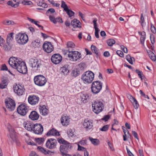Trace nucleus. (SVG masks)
Listing matches in <instances>:
<instances>
[{
  "mask_svg": "<svg viewBox=\"0 0 156 156\" xmlns=\"http://www.w3.org/2000/svg\"><path fill=\"white\" fill-rule=\"evenodd\" d=\"M58 142L60 143V144H67L68 142L67 141H66L65 140H64L62 138H60L59 139L58 138Z\"/></svg>",
  "mask_w": 156,
  "mask_h": 156,
  "instance_id": "obj_49",
  "label": "nucleus"
},
{
  "mask_svg": "<svg viewBox=\"0 0 156 156\" xmlns=\"http://www.w3.org/2000/svg\"><path fill=\"white\" fill-rule=\"evenodd\" d=\"M43 131V127L41 124L36 123L34 124L32 131L35 134L38 135H41L42 134Z\"/></svg>",
  "mask_w": 156,
  "mask_h": 156,
  "instance_id": "obj_11",
  "label": "nucleus"
},
{
  "mask_svg": "<svg viewBox=\"0 0 156 156\" xmlns=\"http://www.w3.org/2000/svg\"><path fill=\"white\" fill-rule=\"evenodd\" d=\"M50 3L54 6L58 7L60 5V4L59 3H55L53 1H51L50 2Z\"/></svg>",
  "mask_w": 156,
  "mask_h": 156,
  "instance_id": "obj_60",
  "label": "nucleus"
},
{
  "mask_svg": "<svg viewBox=\"0 0 156 156\" xmlns=\"http://www.w3.org/2000/svg\"><path fill=\"white\" fill-rule=\"evenodd\" d=\"M136 72L138 74L139 77L140 78L141 80H142L143 79L142 77V75H143L142 72L137 69L136 70Z\"/></svg>",
  "mask_w": 156,
  "mask_h": 156,
  "instance_id": "obj_48",
  "label": "nucleus"
},
{
  "mask_svg": "<svg viewBox=\"0 0 156 156\" xmlns=\"http://www.w3.org/2000/svg\"><path fill=\"white\" fill-rule=\"evenodd\" d=\"M95 37L97 38H99V35L98 34V32L99 31V29L98 28H95Z\"/></svg>",
  "mask_w": 156,
  "mask_h": 156,
  "instance_id": "obj_55",
  "label": "nucleus"
},
{
  "mask_svg": "<svg viewBox=\"0 0 156 156\" xmlns=\"http://www.w3.org/2000/svg\"><path fill=\"white\" fill-rule=\"evenodd\" d=\"M67 133L69 136H72L74 135V133L72 131V130L70 129H68L67 130Z\"/></svg>",
  "mask_w": 156,
  "mask_h": 156,
  "instance_id": "obj_52",
  "label": "nucleus"
},
{
  "mask_svg": "<svg viewBox=\"0 0 156 156\" xmlns=\"http://www.w3.org/2000/svg\"><path fill=\"white\" fill-rule=\"evenodd\" d=\"M34 81L36 85L39 86H42L45 84L47 80L44 76L39 75L34 77Z\"/></svg>",
  "mask_w": 156,
  "mask_h": 156,
  "instance_id": "obj_5",
  "label": "nucleus"
},
{
  "mask_svg": "<svg viewBox=\"0 0 156 156\" xmlns=\"http://www.w3.org/2000/svg\"><path fill=\"white\" fill-rule=\"evenodd\" d=\"M51 60L53 63L56 64H58L62 61V57L60 54H56L52 56Z\"/></svg>",
  "mask_w": 156,
  "mask_h": 156,
  "instance_id": "obj_17",
  "label": "nucleus"
},
{
  "mask_svg": "<svg viewBox=\"0 0 156 156\" xmlns=\"http://www.w3.org/2000/svg\"><path fill=\"white\" fill-rule=\"evenodd\" d=\"M15 39L18 44L23 45L27 42L28 41V37L26 34L19 33L16 35Z\"/></svg>",
  "mask_w": 156,
  "mask_h": 156,
  "instance_id": "obj_3",
  "label": "nucleus"
},
{
  "mask_svg": "<svg viewBox=\"0 0 156 156\" xmlns=\"http://www.w3.org/2000/svg\"><path fill=\"white\" fill-rule=\"evenodd\" d=\"M35 141L39 144H42L44 141V139L43 138H38L35 139Z\"/></svg>",
  "mask_w": 156,
  "mask_h": 156,
  "instance_id": "obj_41",
  "label": "nucleus"
},
{
  "mask_svg": "<svg viewBox=\"0 0 156 156\" xmlns=\"http://www.w3.org/2000/svg\"><path fill=\"white\" fill-rule=\"evenodd\" d=\"M25 129L29 131H32L34 124L29 121H27L24 123Z\"/></svg>",
  "mask_w": 156,
  "mask_h": 156,
  "instance_id": "obj_23",
  "label": "nucleus"
},
{
  "mask_svg": "<svg viewBox=\"0 0 156 156\" xmlns=\"http://www.w3.org/2000/svg\"><path fill=\"white\" fill-rule=\"evenodd\" d=\"M7 4L8 5H11L12 7L14 8L18 7L19 5V2H18L16 4H14L11 1H9L7 2Z\"/></svg>",
  "mask_w": 156,
  "mask_h": 156,
  "instance_id": "obj_39",
  "label": "nucleus"
},
{
  "mask_svg": "<svg viewBox=\"0 0 156 156\" xmlns=\"http://www.w3.org/2000/svg\"><path fill=\"white\" fill-rule=\"evenodd\" d=\"M57 143L56 140L50 138L48 140L46 144V147L49 149H53L55 148L56 147Z\"/></svg>",
  "mask_w": 156,
  "mask_h": 156,
  "instance_id": "obj_13",
  "label": "nucleus"
},
{
  "mask_svg": "<svg viewBox=\"0 0 156 156\" xmlns=\"http://www.w3.org/2000/svg\"><path fill=\"white\" fill-rule=\"evenodd\" d=\"M14 34L13 33H11L8 34L6 41L7 44H8L9 45L13 41L14 37L13 35Z\"/></svg>",
  "mask_w": 156,
  "mask_h": 156,
  "instance_id": "obj_32",
  "label": "nucleus"
},
{
  "mask_svg": "<svg viewBox=\"0 0 156 156\" xmlns=\"http://www.w3.org/2000/svg\"><path fill=\"white\" fill-rule=\"evenodd\" d=\"M69 118L67 116L63 115L61 118V122L62 126H67L69 123Z\"/></svg>",
  "mask_w": 156,
  "mask_h": 156,
  "instance_id": "obj_19",
  "label": "nucleus"
},
{
  "mask_svg": "<svg viewBox=\"0 0 156 156\" xmlns=\"http://www.w3.org/2000/svg\"><path fill=\"white\" fill-rule=\"evenodd\" d=\"M39 109L40 113L41 115L45 116L48 115V110L45 105L40 106Z\"/></svg>",
  "mask_w": 156,
  "mask_h": 156,
  "instance_id": "obj_26",
  "label": "nucleus"
},
{
  "mask_svg": "<svg viewBox=\"0 0 156 156\" xmlns=\"http://www.w3.org/2000/svg\"><path fill=\"white\" fill-rule=\"evenodd\" d=\"M91 48L92 51L96 55V57H98L100 55L99 50L93 45H92L91 46Z\"/></svg>",
  "mask_w": 156,
  "mask_h": 156,
  "instance_id": "obj_36",
  "label": "nucleus"
},
{
  "mask_svg": "<svg viewBox=\"0 0 156 156\" xmlns=\"http://www.w3.org/2000/svg\"><path fill=\"white\" fill-rule=\"evenodd\" d=\"M7 44L6 45H5L4 44H3V46H2V47H3V48L4 49V50L5 51H7L9 49V44Z\"/></svg>",
  "mask_w": 156,
  "mask_h": 156,
  "instance_id": "obj_59",
  "label": "nucleus"
},
{
  "mask_svg": "<svg viewBox=\"0 0 156 156\" xmlns=\"http://www.w3.org/2000/svg\"><path fill=\"white\" fill-rule=\"evenodd\" d=\"M79 67L81 70H83L85 67V64L83 63H81L79 65Z\"/></svg>",
  "mask_w": 156,
  "mask_h": 156,
  "instance_id": "obj_57",
  "label": "nucleus"
},
{
  "mask_svg": "<svg viewBox=\"0 0 156 156\" xmlns=\"http://www.w3.org/2000/svg\"><path fill=\"white\" fill-rule=\"evenodd\" d=\"M115 41L113 39H109L107 41V43L108 45L110 46H112L115 44Z\"/></svg>",
  "mask_w": 156,
  "mask_h": 156,
  "instance_id": "obj_42",
  "label": "nucleus"
},
{
  "mask_svg": "<svg viewBox=\"0 0 156 156\" xmlns=\"http://www.w3.org/2000/svg\"><path fill=\"white\" fill-rule=\"evenodd\" d=\"M61 7L62 8L64 9V10L65 11L68 9V7L66 4V2L63 1H62Z\"/></svg>",
  "mask_w": 156,
  "mask_h": 156,
  "instance_id": "obj_46",
  "label": "nucleus"
},
{
  "mask_svg": "<svg viewBox=\"0 0 156 156\" xmlns=\"http://www.w3.org/2000/svg\"><path fill=\"white\" fill-rule=\"evenodd\" d=\"M127 97L133 104L135 108L137 109L138 108L139 105L136 98L130 94H128Z\"/></svg>",
  "mask_w": 156,
  "mask_h": 156,
  "instance_id": "obj_22",
  "label": "nucleus"
},
{
  "mask_svg": "<svg viewBox=\"0 0 156 156\" xmlns=\"http://www.w3.org/2000/svg\"><path fill=\"white\" fill-rule=\"evenodd\" d=\"M68 57L70 58V59L73 61H79L81 58L80 53L77 51H71L69 53Z\"/></svg>",
  "mask_w": 156,
  "mask_h": 156,
  "instance_id": "obj_7",
  "label": "nucleus"
},
{
  "mask_svg": "<svg viewBox=\"0 0 156 156\" xmlns=\"http://www.w3.org/2000/svg\"><path fill=\"white\" fill-rule=\"evenodd\" d=\"M31 46L34 48H38L41 46L40 41L36 40L33 41L31 43Z\"/></svg>",
  "mask_w": 156,
  "mask_h": 156,
  "instance_id": "obj_31",
  "label": "nucleus"
},
{
  "mask_svg": "<svg viewBox=\"0 0 156 156\" xmlns=\"http://www.w3.org/2000/svg\"><path fill=\"white\" fill-rule=\"evenodd\" d=\"M39 117V115L35 111H32L29 115V118L34 121L37 120Z\"/></svg>",
  "mask_w": 156,
  "mask_h": 156,
  "instance_id": "obj_21",
  "label": "nucleus"
},
{
  "mask_svg": "<svg viewBox=\"0 0 156 156\" xmlns=\"http://www.w3.org/2000/svg\"><path fill=\"white\" fill-rule=\"evenodd\" d=\"M83 126L84 128L87 129H90L93 127L92 122L88 119H85L83 123Z\"/></svg>",
  "mask_w": 156,
  "mask_h": 156,
  "instance_id": "obj_20",
  "label": "nucleus"
},
{
  "mask_svg": "<svg viewBox=\"0 0 156 156\" xmlns=\"http://www.w3.org/2000/svg\"><path fill=\"white\" fill-rule=\"evenodd\" d=\"M89 139L92 144L94 146H97L99 144L100 141L98 139H94L91 137H89Z\"/></svg>",
  "mask_w": 156,
  "mask_h": 156,
  "instance_id": "obj_35",
  "label": "nucleus"
},
{
  "mask_svg": "<svg viewBox=\"0 0 156 156\" xmlns=\"http://www.w3.org/2000/svg\"><path fill=\"white\" fill-rule=\"evenodd\" d=\"M109 128V126L108 125L104 126L102 128H100V130L102 131H106Z\"/></svg>",
  "mask_w": 156,
  "mask_h": 156,
  "instance_id": "obj_47",
  "label": "nucleus"
},
{
  "mask_svg": "<svg viewBox=\"0 0 156 156\" xmlns=\"http://www.w3.org/2000/svg\"><path fill=\"white\" fill-rule=\"evenodd\" d=\"M126 59L127 60L131 65L133 64V62L132 61V59L131 57L129 55H127L126 57Z\"/></svg>",
  "mask_w": 156,
  "mask_h": 156,
  "instance_id": "obj_50",
  "label": "nucleus"
},
{
  "mask_svg": "<svg viewBox=\"0 0 156 156\" xmlns=\"http://www.w3.org/2000/svg\"><path fill=\"white\" fill-rule=\"evenodd\" d=\"M3 23L5 25H13L15 24L13 21L12 20H6L3 21Z\"/></svg>",
  "mask_w": 156,
  "mask_h": 156,
  "instance_id": "obj_45",
  "label": "nucleus"
},
{
  "mask_svg": "<svg viewBox=\"0 0 156 156\" xmlns=\"http://www.w3.org/2000/svg\"><path fill=\"white\" fill-rule=\"evenodd\" d=\"M49 18L50 20L55 24L57 22H59L60 23H63L62 19L60 17L55 18L54 16L50 15Z\"/></svg>",
  "mask_w": 156,
  "mask_h": 156,
  "instance_id": "obj_25",
  "label": "nucleus"
},
{
  "mask_svg": "<svg viewBox=\"0 0 156 156\" xmlns=\"http://www.w3.org/2000/svg\"><path fill=\"white\" fill-rule=\"evenodd\" d=\"M71 147V146L69 143L61 145L60 147V151L62 155L63 156L69 155L67 154V153Z\"/></svg>",
  "mask_w": 156,
  "mask_h": 156,
  "instance_id": "obj_9",
  "label": "nucleus"
},
{
  "mask_svg": "<svg viewBox=\"0 0 156 156\" xmlns=\"http://www.w3.org/2000/svg\"><path fill=\"white\" fill-rule=\"evenodd\" d=\"M92 106L93 111L96 114L102 111L104 107L103 103L99 101H94L92 103Z\"/></svg>",
  "mask_w": 156,
  "mask_h": 156,
  "instance_id": "obj_2",
  "label": "nucleus"
},
{
  "mask_svg": "<svg viewBox=\"0 0 156 156\" xmlns=\"http://www.w3.org/2000/svg\"><path fill=\"white\" fill-rule=\"evenodd\" d=\"M28 111V107L23 104L19 105L17 108L18 113L22 116L26 115Z\"/></svg>",
  "mask_w": 156,
  "mask_h": 156,
  "instance_id": "obj_10",
  "label": "nucleus"
},
{
  "mask_svg": "<svg viewBox=\"0 0 156 156\" xmlns=\"http://www.w3.org/2000/svg\"><path fill=\"white\" fill-rule=\"evenodd\" d=\"M55 12V10L53 8H51L49 9L47 11V13L49 14L50 13L51 14H52Z\"/></svg>",
  "mask_w": 156,
  "mask_h": 156,
  "instance_id": "obj_56",
  "label": "nucleus"
},
{
  "mask_svg": "<svg viewBox=\"0 0 156 156\" xmlns=\"http://www.w3.org/2000/svg\"><path fill=\"white\" fill-rule=\"evenodd\" d=\"M144 21V17L143 16V14H142L140 17V23H141V25L142 27H144L143 24Z\"/></svg>",
  "mask_w": 156,
  "mask_h": 156,
  "instance_id": "obj_54",
  "label": "nucleus"
},
{
  "mask_svg": "<svg viewBox=\"0 0 156 156\" xmlns=\"http://www.w3.org/2000/svg\"><path fill=\"white\" fill-rule=\"evenodd\" d=\"M78 150L79 151H84L86 150L84 147L80 146L79 145H78Z\"/></svg>",
  "mask_w": 156,
  "mask_h": 156,
  "instance_id": "obj_62",
  "label": "nucleus"
},
{
  "mask_svg": "<svg viewBox=\"0 0 156 156\" xmlns=\"http://www.w3.org/2000/svg\"><path fill=\"white\" fill-rule=\"evenodd\" d=\"M22 3L24 5H33V3L30 1L23 0L22 2Z\"/></svg>",
  "mask_w": 156,
  "mask_h": 156,
  "instance_id": "obj_43",
  "label": "nucleus"
},
{
  "mask_svg": "<svg viewBox=\"0 0 156 156\" xmlns=\"http://www.w3.org/2000/svg\"><path fill=\"white\" fill-rule=\"evenodd\" d=\"M44 50L48 53L51 52L53 50L54 47L50 42L45 41L43 44Z\"/></svg>",
  "mask_w": 156,
  "mask_h": 156,
  "instance_id": "obj_15",
  "label": "nucleus"
},
{
  "mask_svg": "<svg viewBox=\"0 0 156 156\" xmlns=\"http://www.w3.org/2000/svg\"><path fill=\"white\" fill-rule=\"evenodd\" d=\"M9 130L10 133V137L11 138L13 142L17 143V140L16 137L15 133L14 130L12 128H11L10 129H9Z\"/></svg>",
  "mask_w": 156,
  "mask_h": 156,
  "instance_id": "obj_28",
  "label": "nucleus"
},
{
  "mask_svg": "<svg viewBox=\"0 0 156 156\" xmlns=\"http://www.w3.org/2000/svg\"><path fill=\"white\" fill-rule=\"evenodd\" d=\"M147 53L148 54L149 57L153 61H155L156 60V56L154 53L152 51L150 50H148L147 51Z\"/></svg>",
  "mask_w": 156,
  "mask_h": 156,
  "instance_id": "obj_38",
  "label": "nucleus"
},
{
  "mask_svg": "<svg viewBox=\"0 0 156 156\" xmlns=\"http://www.w3.org/2000/svg\"><path fill=\"white\" fill-rule=\"evenodd\" d=\"M102 84L99 81H94L92 84L91 90L94 94L98 93L102 88Z\"/></svg>",
  "mask_w": 156,
  "mask_h": 156,
  "instance_id": "obj_6",
  "label": "nucleus"
},
{
  "mask_svg": "<svg viewBox=\"0 0 156 156\" xmlns=\"http://www.w3.org/2000/svg\"><path fill=\"white\" fill-rule=\"evenodd\" d=\"M37 149L39 151L42 152L45 155L48 154L52 156L55 153V152L54 151H51L49 150L46 151L45 149L41 147H38Z\"/></svg>",
  "mask_w": 156,
  "mask_h": 156,
  "instance_id": "obj_24",
  "label": "nucleus"
},
{
  "mask_svg": "<svg viewBox=\"0 0 156 156\" xmlns=\"http://www.w3.org/2000/svg\"><path fill=\"white\" fill-rule=\"evenodd\" d=\"M4 42V40L2 38L0 37V46H3Z\"/></svg>",
  "mask_w": 156,
  "mask_h": 156,
  "instance_id": "obj_64",
  "label": "nucleus"
},
{
  "mask_svg": "<svg viewBox=\"0 0 156 156\" xmlns=\"http://www.w3.org/2000/svg\"><path fill=\"white\" fill-rule=\"evenodd\" d=\"M75 44L72 41H68L67 43V47L65 49L62 50L63 54L65 55L68 53H70L72 49L74 48Z\"/></svg>",
  "mask_w": 156,
  "mask_h": 156,
  "instance_id": "obj_16",
  "label": "nucleus"
},
{
  "mask_svg": "<svg viewBox=\"0 0 156 156\" xmlns=\"http://www.w3.org/2000/svg\"><path fill=\"white\" fill-rule=\"evenodd\" d=\"M6 107L10 111L14 110L16 107L15 102L12 99L9 98L5 101Z\"/></svg>",
  "mask_w": 156,
  "mask_h": 156,
  "instance_id": "obj_12",
  "label": "nucleus"
},
{
  "mask_svg": "<svg viewBox=\"0 0 156 156\" xmlns=\"http://www.w3.org/2000/svg\"><path fill=\"white\" fill-rule=\"evenodd\" d=\"M80 74V72L77 69L73 70L72 72V74L75 77L78 76Z\"/></svg>",
  "mask_w": 156,
  "mask_h": 156,
  "instance_id": "obj_44",
  "label": "nucleus"
},
{
  "mask_svg": "<svg viewBox=\"0 0 156 156\" xmlns=\"http://www.w3.org/2000/svg\"><path fill=\"white\" fill-rule=\"evenodd\" d=\"M138 34L141 35L140 39V42L142 44H144V41L146 38V33L144 31L142 32H139Z\"/></svg>",
  "mask_w": 156,
  "mask_h": 156,
  "instance_id": "obj_34",
  "label": "nucleus"
},
{
  "mask_svg": "<svg viewBox=\"0 0 156 156\" xmlns=\"http://www.w3.org/2000/svg\"><path fill=\"white\" fill-rule=\"evenodd\" d=\"M13 89L14 92L18 96L23 95L25 91L23 86H22L19 84H16L14 85L13 87Z\"/></svg>",
  "mask_w": 156,
  "mask_h": 156,
  "instance_id": "obj_8",
  "label": "nucleus"
},
{
  "mask_svg": "<svg viewBox=\"0 0 156 156\" xmlns=\"http://www.w3.org/2000/svg\"><path fill=\"white\" fill-rule=\"evenodd\" d=\"M8 62L12 67L16 69L19 72L23 74L27 73V68L24 62L20 60L15 57H12L9 58Z\"/></svg>",
  "mask_w": 156,
  "mask_h": 156,
  "instance_id": "obj_1",
  "label": "nucleus"
},
{
  "mask_svg": "<svg viewBox=\"0 0 156 156\" xmlns=\"http://www.w3.org/2000/svg\"><path fill=\"white\" fill-rule=\"evenodd\" d=\"M89 100V97L88 94H83L81 96V101L83 103H86L88 102Z\"/></svg>",
  "mask_w": 156,
  "mask_h": 156,
  "instance_id": "obj_37",
  "label": "nucleus"
},
{
  "mask_svg": "<svg viewBox=\"0 0 156 156\" xmlns=\"http://www.w3.org/2000/svg\"><path fill=\"white\" fill-rule=\"evenodd\" d=\"M29 62L31 67L34 68V69L40 70L39 68L41 65L37 59L31 58L30 59Z\"/></svg>",
  "mask_w": 156,
  "mask_h": 156,
  "instance_id": "obj_14",
  "label": "nucleus"
},
{
  "mask_svg": "<svg viewBox=\"0 0 156 156\" xmlns=\"http://www.w3.org/2000/svg\"><path fill=\"white\" fill-rule=\"evenodd\" d=\"M60 70L61 74L64 75H66L69 72L68 69V66H64L60 68Z\"/></svg>",
  "mask_w": 156,
  "mask_h": 156,
  "instance_id": "obj_30",
  "label": "nucleus"
},
{
  "mask_svg": "<svg viewBox=\"0 0 156 156\" xmlns=\"http://www.w3.org/2000/svg\"><path fill=\"white\" fill-rule=\"evenodd\" d=\"M1 69L2 70L7 71L8 70L7 67L5 64H4L2 65Z\"/></svg>",
  "mask_w": 156,
  "mask_h": 156,
  "instance_id": "obj_63",
  "label": "nucleus"
},
{
  "mask_svg": "<svg viewBox=\"0 0 156 156\" xmlns=\"http://www.w3.org/2000/svg\"><path fill=\"white\" fill-rule=\"evenodd\" d=\"M29 103L32 105H35L37 104L39 101V98L35 95L30 96L28 98Z\"/></svg>",
  "mask_w": 156,
  "mask_h": 156,
  "instance_id": "obj_18",
  "label": "nucleus"
},
{
  "mask_svg": "<svg viewBox=\"0 0 156 156\" xmlns=\"http://www.w3.org/2000/svg\"><path fill=\"white\" fill-rule=\"evenodd\" d=\"M60 135L59 132H58L57 130L52 128L47 133V135L48 136H58Z\"/></svg>",
  "mask_w": 156,
  "mask_h": 156,
  "instance_id": "obj_27",
  "label": "nucleus"
},
{
  "mask_svg": "<svg viewBox=\"0 0 156 156\" xmlns=\"http://www.w3.org/2000/svg\"><path fill=\"white\" fill-rule=\"evenodd\" d=\"M65 11L66 12V13L69 16V17H70L72 16H73L75 13L73 12L71 10L69 9Z\"/></svg>",
  "mask_w": 156,
  "mask_h": 156,
  "instance_id": "obj_40",
  "label": "nucleus"
},
{
  "mask_svg": "<svg viewBox=\"0 0 156 156\" xmlns=\"http://www.w3.org/2000/svg\"><path fill=\"white\" fill-rule=\"evenodd\" d=\"M132 134L134 136L137 140H138V138L137 136V134L136 132L134 131H133L132 132Z\"/></svg>",
  "mask_w": 156,
  "mask_h": 156,
  "instance_id": "obj_61",
  "label": "nucleus"
},
{
  "mask_svg": "<svg viewBox=\"0 0 156 156\" xmlns=\"http://www.w3.org/2000/svg\"><path fill=\"white\" fill-rule=\"evenodd\" d=\"M8 84V80L6 79L3 80L0 83V89H2L6 88Z\"/></svg>",
  "mask_w": 156,
  "mask_h": 156,
  "instance_id": "obj_33",
  "label": "nucleus"
},
{
  "mask_svg": "<svg viewBox=\"0 0 156 156\" xmlns=\"http://www.w3.org/2000/svg\"><path fill=\"white\" fill-rule=\"evenodd\" d=\"M109 118L110 116L109 115H105L103 118L101 119L106 122L107 121Z\"/></svg>",
  "mask_w": 156,
  "mask_h": 156,
  "instance_id": "obj_58",
  "label": "nucleus"
},
{
  "mask_svg": "<svg viewBox=\"0 0 156 156\" xmlns=\"http://www.w3.org/2000/svg\"><path fill=\"white\" fill-rule=\"evenodd\" d=\"M151 30L153 33L155 34L156 33V28L152 23H151Z\"/></svg>",
  "mask_w": 156,
  "mask_h": 156,
  "instance_id": "obj_51",
  "label": "nucleus"
},
{
  "mask_svg": "<svg viewBox=\"0 0 156 156\" xmlns=\"http://www.w3.org/2000/svg\"><path fill=\"white\" fill-rule=\"evenodd\" d=\"M116 54L121 57H124V54L123 52L120 50H117L116 51Z\"/></svg>",
  "mask_w": 156,
  "mask_h": 156,
  "instance_id": "obj_53",
  "label": "nucleus"
},
{
  "mask_svg": "<svg viewBox=\"0 0 156 156\" xmlns=\"http://www.w3.org/2000/svg\"><path fill=\"white\" fill-rule=\"evenodd\" d=\"M70 24L74 28H80L81 27L80 22L76 19H74L71 22Z\"/></svg>",
  "mask_w": 156,
  "mask_h": 156,
  "instance_id": "obj_29",
  "label": "nucleus"
},
{
  "mask_svg": "<svg viewBox=\"0 0 156 156\" xmlns=\"http://www.w3.org/2000/svg\"><path fill=\"white\" fill-rule=\"evenodd\" d=\"M94 77V73L91 71H88L82 75L81 79L85 82L90 83L93 81Z\"/></svg>",
  "mask_w": 156,
  "mask_h": 156,
  "instance_id": "obj_4",
  "label": "nucleus"
}]
</instances>
